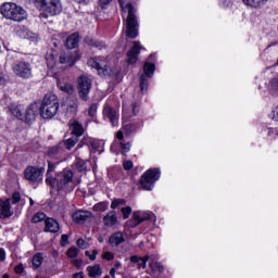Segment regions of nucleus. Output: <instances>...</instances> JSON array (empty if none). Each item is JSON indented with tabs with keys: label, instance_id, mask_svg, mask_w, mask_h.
Returning <instances> with one entry per match:
<instances>
[{
	"label": "nucleus",
	"instance_id": "obj_21",
	"mask_svg": "<svg viewBox=\"0 0 278 278\" xmlns=\"http://www.w3.org/2000/svg\"><path fill=\"white\" fill-rule=\"evenodd\" d=\"M103 223L105 227H114L118 223V217L116 216V211H110L104 217Z\"/></svg>",
	"mask_w": 278,
	"mask_h": 278
},
{
	"label": "nucleus",
	"instance_id": "obj_36",
	"mask_svg": "<svg viewBox=\"0 0 278 278\" xmlns=\"http://www.w3.org/2000/svg\"><path fill=\"white\" fill-rule=\"evenodd\" d=\"M64 151V148L60 147V143L55 147H52L49 149L48 154L49 155H58L59 153H62Z\"/></svg>",
	"mask_w": 278,
	"mask_h": 278
},
{
	"label": "nucleus",
	"instance_id": "obj_33",
	"mask_svg": "<svg viewBox=\"0 0 278 278\" xmlns=\"http://www.w3.org/2000/svg\"><path fill=\"white\" fill-rule=\"evenodd\" d=\"M46 60H47V64L49 66V68H54L55 66V54H53L52 52H48L46 55Z\"/></svg>",
	"mask_w": 278,
	"mask_h": 278
},
{
	"label": "nucleus",
	"instance_id": "obj_48",
	"mask_svg": "<svg viewBox=\"0 0 278 278\" xmlns=\"http://www.w3.org/2000/svg\"><path fill=\"white\" fill-rule=\"evenodd\" d=\"M112 3V0H99V5L102 8V10H105L109 4Z\"/></svg>",
	"mask_w": 278,
	"mask_h": 278
},
{
	"label": "nucleus",
	"instance_id": "obj_61",
	"mask_svg": "<svg viewBox=\"0 0 278 278\" xmlns=\"http://www.w3.org/2000/svg\"><path fill=\"white\" fill-rule=\"evenodd\" d=\"M116 138H117V140H123V138H124L123 130H118V131H117Z\"/></svg>",
	"mask_w": 278,
	"mask_h": 278
},
{
	"label": "nucleus",
	"instance_id": "obj_12",
	"mask_svg": "<svg viewBox=\"0 0 278 278\" xmlns=\"http://www.w3.org/2000/svg\"><path fill=\"white\" fill-rule=\"evenodd\" d=\"M88 66H91V68H97L99 75H102L103 77H110L112 73L105 68L104 64L99 62L98 58H91L88 60Z\"/></svg>",
	"mask_w": 278,
	"mask_h": 278
},
{
	"label": "nucleus",
	"instance_id": "obj_6",
	"mask_svg": "<svg viewBox=\"0 0 278 278\" xmlns=\"http://www.w3.org/2000/svg\"><path fill=\"white\" fill-rule=\"evenodd\" d=\"M155 74V63H151L146 61L143 64V73L140 75L139 78V88L142 94L149 90V79L153 78Z\"/></svg>",
	"mask_w": 278,
	"mask_h": 278
},
{
	"label": "nucleus",
	"instance_id": "obj_62",
	"mask_svg": "<svg viewBox=\"0 0 278 278\" xmlns=\"http://www.w3.org/2000/svg\"><path fill=\"white\" fill-rule=\"evenodd\" d=\"M5 84V75L3 73H0V86H3Z\"/></svg>",
	"mask_w": 278,
	"mask_h": 278
},
{
	"label": "nucleus",
	"instance_id": "obj_19",
	"mask_svg": "<svg viewBox=\"0 0 278 278\" xmlns=\"http://www.w3.org/2000/svg\"><path fill=\"white\" fill-rule=\"evenodd\" d=\"M60 64H67L68 66H74L77 62V58L72 55L71 52H63L59 58Z\"/></svg>",
	"mask_w": 278,
	"mask_h": 278
},
{
	"label": "nucleus",
	"instance_id": "obj_59",
	"mask_svg": "<svg viewBox=\"0 0 278 278\" xmlns=\"http://www.w3.org/2000/svg\"><path fill=\"white\" fill-rule=\"evenodd\" d=\"M72 278H86V277L84 276V273L80 271V273L74 274V275L72 276Z\"/></svg>",
	"mask_w": 278,
	"mask_h": 278
},
{
	"label": "nucleus",
	"instance_id": "obj_13",
	"mask_svg": "<svg viewBox=\"0 0 278 278\" xmlns=\"http://www.w3.org/2000/svg\"><path fill=\"white\" fill-rule=\"evenodd\" d=\"M134 216V222L131 224V227H138V225H140V223H144V220H151V218H153V214L151 213H147L144 211H136L132 214Z\"/></svg>",
	"mask_w": 278,
	"mask_h": 278
},
{
	"label": "nucleus",
	"instance_id": "obj_3",
	"mask_svg": "<svg viewBox=\"0 0 278 278\" xmlns=\"http://www.w3.org/2000/svg\"><path fill=\"white\" fill-rule=\"evenodd\" d=\"M35 7L41 12L40 18H49V16H58L62 13L60 0H35Z\"/></svg>",
	"mask_w": 278,
	"mask_h": 278
},
{
	"label": "nucleus",
	"instance_id": "obj_10",
	"mask_svg": "<svg viewBox=\"0 0 278 278\" xmlns=\"http://www.w3.org/2000/svg\"><path fill=\"white\" fill-rule=\"evenodd\" d=\"M13 72L22 79H29L31 77V65L27 62H17L13 66Z\"/></svg>",
	"mask_w": 278,
	"mask_h": 278
},
{
	"label": "nucleus",
	"instance_id": "obj_32",
	"mask_svg": "<svg viewBox=\"0 0 278 278\" xmlns=\"http://www.w3.org/2000/svg\"><path fill=\"white\" fill-rule=\"evenodd\" d=\"M123 131L129 136V134H136L138 131V125L137 124H126L123 126Z\"/></svg>",
	"mask_w": 278,
	"mask_h": 278
},
{
	"label": "nucleus",
	"instance_id": "obj_38",
	"mask_svg": "<svg viewBox=\"0 0 278 278\" xmlns=\"http://www.w3.org/2000/svg\"><path fill=\"white\" fill-rule=\"evenodd\" d=\"M264 0H243L245 5H250V8H260V3Z\"/></svg>",
	"mask_w": 278,
	"mask_h": 278
},
{
	"label": "nucleus",
	"instance_id": "obj_4",
	"mask_svg": "<svg viewBox=\"0 0 278 278\" xmlns=\"http://www.w3.org/2000/svg\"><path fill=\"white\" fill-rule=\"evenodd\" d=\"M0 12L4 18L21 23L27 18V11L14 2H5L1 5Z\"/></svg>",
	"mask_w": 278,
	"mask_h": 278
},
{
	"label": "nucleus",
	"instance_id": "obj_57",
	"mask_svg": "<svg viewBox=\"0 0 278 278\" xmlns=\"http://www.w3.org/2000/svg\"><path fill=\"white\" fill-rule=\"evenodd\" d=\"M91 141L92 139L90 137H84L81 139V144H90Z\"/></svg>",
	"mask_w": 278,
	"mask_h": 278
},
{
	"label": "nucleus",
	"instance_id": "obj_53",
	"mask_svg": "<svg viewBox=\"0 0 278 278\" xmlns=\"http://www.w3.org/2000/svg\"><path fill=\"white\" fill-rule=\"evenodd\" d=\"M89 144H90L91 149H93V151H97V149H99V142H97L92 139Z\"/></svg>",
	"mask_w": 278,
	"mask_h": 278
},
{
	"label": "nucleus",
	"instance_id": "obj_14",
	"mask_svg": "<svg viewBox=\"0 0 278 278\" xmlns=\"http://www.w3.org/2000/svg\"><path fill=\"white\" fill-rule=\"evenodd\" d=\"M103 114L105 118H109L113 127L116 125V123H118V112L110 104L104 105Z\"/></svg>",
	"mask_w": 278,
	"mask_h": 278
},
{
	"label": "nucleus",
	"instance_id": "obj_11",
	"mask_svg": "<svg viewBox=\"0 0 278 278\" xmlns=\"http://www.w3.org/2000/svg\"><path fill=\"white\" fill-rule=\"evenodd\" d=\"M38 112H40V106L38 105V102L30 103L27 106L22 121H24V123H26L27 125H30V123H34L36 121Z\"/></svg>",
	"mask_w": 278,
	"mask_h": 278
},
{
	"label": "nucleus",
	"instance_id": "obj_40",
	"mask_svg": "<svg viewBox=\"0 0 278 278\" xmlns=\"http://www.w3.org/2000/svg\"><path fill=\"white\" fill-rule=\"evenodd\" d=\"M76 168L79 170V173H84V170L87 168L86 162L84 160H78L76 163Z\"/></svg>",
	"mask_w": 278,
	"mask_h": 278
},
{
	"label": "nucleus",
	"instance_id": "obj_30",
	"mask_svg": "<svg viewBox=\"0 0 278 278\" xmlns=\"http://www.w3.org/2000/svg\"><path fill=\"white\" fill-rule=\"evenodd\" d=\"M58 87L60 88V90H62V92H66L67 94H73V92H75V88L70 83L58 81Z\"/></svg>",
	"mask_w": 278,
	"mask_h": 278
},
{
	"label": "nucleus",
	"instance_id": "obj_17",
	"mask_svg": "<svg viewBox=\"0 0 278 278\" xmlns=\"http://www.w3.org/2000/svg\"><path fill=\"white\" fill-rule=\"evenodd\" d=\"M14 214L12 212V206L10 205V200H0V218H10Z\"/></svg>",
	"mask_w": 278,
	"mask_h": 278
},
{
	"label": "nucleus",
	"instance_id": "obj_9",
	"mask_svg": "<svg viewBox=\"0 0 278 278\" xmlns=\"http://www.w3.org/2000/svg\"><path fill=\"white\" fill-rule=\"evenodd\" d=\"M92 88V80L88 76H80L78 78V94L83 101L88 100V94Z\"/></svg>",
	"mask_w": 278,
	"mask_h": 278
},
{
	"label": "nucleus",
	"instance_id": "obj_31",
	"mask_svg": "<svg viewBox=\"0 0 278 278\" xmlns=\"http://www.w3.org/2000/svg\"><path fill=\"white\" fill-rule=\"evenodd\" d=\"M10 112L15 118H18V121H23V111H21V106L18 105H11Z\"/></svg>",
	"mask_w": 278,
	"mask_h": 278
},
{
	"label": "nucleus",
	"instance_id": "obj_22",
	"mask_svg": "<svg viewBox=\"0 0 278 278\" xmlns=\"http://www.w3.org/2000/svg\"><path fill=\"white\" fill-rule=\"evenodd\" d=\"M66 47H67V49H76V47H79V34L78 33H74L67 37Z\"/></svg>",
	"mask_w": 278,
	"mask_h": 278
},
{
	"label": "nucleus",
	"instance_id": "obj_47",
	"mask_svg": "<svg viewBox=\"0 0 278 278\" xmlns=\"http://www.w3.org/2000/svg\"><path fill=\"white\" fill-rule=\"evenodd\" d=\"M102 257H103V260H106L108 262H112V260H114V254L112 252H104Z\"/></svg>",
	"mask_w": 278,
	"mask_h": 278
},
{
	"label": "nucleus",
	"instance_id": "obj_34",
	"mask_svg": "<svg viewBox=\"0 0 278 278\" xmlns=\"http://www.w3.org/2000/svg\"><path fill=\"white\" fill-rule=\"evenodd\" d=\"M110 203L108 202H100L93 205V212H105Z\"/></svg>",
	"mask_w": 278,
	"mask_h": 278
},
{
	"label": "nucleus",
	"instance_id": "obj_42",
	"mask_svg": "<svg viewBox=\"0 0 278 278\" xmlns=\"http://www.w3.org/2000/svg\"><path fill=\"white\" fill-rule=\"evenodd\" d=\"M121 212L124 218L127 219L131 215V206L122 207Z\"/></svg>",
	"mask_w": 278,
	"mask_h": 278
},
{
	"label": "nucleus",
	"instance_id": "obj_7",
	"mask_svg": "<svg viewBox=\"0 0 278 278\" xmlns=\"http://www.w3.org/2000/svg\"><path fill=\"white\" fill-rule=\"evenodd\" d=\"M157 179H160V170L157 168L148 169L140 178V186L143 190H153Z\"/></svg>",
	"mask_w": 278,
	"mask_h": 278
},
{
	"label": "nucleus",
	"instance_id": "obj_45",
	"mask_svg": "<svg viewBox=\"0 0 278 278\" xmlns=\"http://www.w3.org/2000/svg\"><path fill=\"white\" fill-rule=\"evenodd\" d=\"M11 201H12L13 205H16V203H18V201H21V193L20 192H14L12 194Z\"/></svg>",
	"mask_w": 278,
	"mask_h": 278
},
{
	"label": "nucleus",
	"instance_id": "obj_54",
	"mask_svg": "<svg viewBox=\"0 0 278 278\" xmlns=\"http://www.w3.org/2000/svg\"><path fill=\"white\" fill-rule=\"evenodd\" d=\"M273 121H278V106L273 110Z\"/></svg>",
	"mask_w": 278,
	"mask_h": 278
},
{
	"label": "nucleus",
	"instance_id": "obj_23",
	"mask_svg": "<svg viewBox=\"0 0 278 278\" xmlns=\"http://www.w3.org/2000/svg\"><path fill=\"white\" fill-rule=\"evenodd\" d=\"M78 142L79 138L73 136L72 138L61 141L60 147L66 149L67 151H71V149H73V147H75V144H77Z\"/></svg>",
	"mask_w": 278,
	"mask_h": 278
},
{
	"label": "nucleus",
	"instance_id": "obj_49",
	"mask_svg": "<svg viewBox=\"0 0 278 278\" xmlns=\"http://www.w3.org/2000/svg\"><path fill=\"white\" fill-rule=\"evenodd\" d=\"M124 168H125V170H131L134 168V162L125 161L124 162Z\"/></svg>",
	"mask_w": 278,
	"mask_h": 278
},
{
	"label": "nucleus",
	"instance_id": "obj_20",
	"mask_svg": "<svg viewBox=\"0 0 278 278\" xmlns=\"http://www.w3.org/2000/svg\"><path fill=\"white\" fill-rule=\"evenodd\" d=\"M45 223H46V227L43 231L50 232V233H58V231H60V224H58L55 219L48 218L45 220Z\"/></svg>",
	"mask_w": 278,
	"mask_h": 278
},
{
	"label": "nucleus",
	"instance_id": "obj_1",
	"mask_svg": "<svg viewBox=\"0 0 278 278\" xmlns=\"http://www.w3.org/2000/svg\"><path fill=\"white\" fill-rule=\"evenodd\" d=\"M73 170L63 169L55 178L47 177L46 184L50 188H58L59 191L73 192L75 190V180H73Z\"/></svg>",
	"mask_w": 278,
	"mask_h": 278
},
{
	"label": "nucleus",
	"instance_id": "obj_43",
	"mask_svg": "<svg viewBox=\"0 0 278 278\" xmlns=\"http://www.w3.org/2000/svg\"><path fill=\"white\" fill-rule=\"evenodd\" d=\"M78 254H79V250H77V248H70L67 250L68 257H77Z\"/></svg>",
	"mask_w": 278,
	"mask_h": 278
},
{
	"label": "nucleus",
	"instance_id": "obj_46",
	"mask_svg": "<svg viewBox=\"0 0 278 278\" xmlns=\"http://www.w3.org/2000/svg\"><path fill=\"white\" fill-rule=\"evenodd\" d=\"M53 170H55V163L48 162L47 177H51L49 175H51V173H53Z\"/></svg>",
	"mask_w": 278,
	"mask_h": 278
},
{
	"label": "nucleus",
	"instance_id": "obj_55",
	"mask_svg": "<svg viewBox=\"0 0 278 278\" xmlns=\"http://www.w3.org/2000/svg\"><path fill=\"white\" fill-rule=\"evenodd\" d=\"M0 262H5V250L0 248Z\"/></svg>",
	"mask_w": 278,
	"mask_h": 278
},
{
	"label": "nucleus",
	"instance_id": "obj_29",
	"mask_svg": "<svg viewBox=\"0 0 278 278\" xmlns=\"http://www.w3.org/2000/svg\"><path fill=\"white\" fill-rule=\"evenodd\" d=\"M150 267L154 277H160L164 273V265L159 262L151 263Z\"/></svg>",
	"mask_w": 278,
	"mask_h": 278
},
{
	"label": "nucleus",
	"instance_id": "obj_26",
	"mask_svg": "<svg viewBox=\"0 0 278 278\" xmlns=\"http://www.w3.org/2000/svg\"><path fill=\"white\" fill-rule=\"evenodd\" d=\"M87 273L91 278H98V277H101V275H103V270H101V265L99 264L93 266H88Z\"/></svg>",
	"mask_w": 278,
	"mask_h": 278
},
{
	"label": "nucleus",
	"instance_id": "obj_50",
	"mask_svg": "<svg viewBox=\"0 0 278 278\" xmlns=\"http://www.w3.org/2000/svg\"><path fill=\"white\" fill-rule=\"evenodd\" d=\"M89 116H94L97 114V104H91L88 111Z\"/></svg>",
	"mask_w": 278,
	"mask_h": 278
},
{
	"label": "nucleus",
	"instance_id": "obj_63",
	"mask_svg": "<svg viewBox=\"0 0 278 278\" xmlns=\"http://www.w3.org/2000/svg\"><path fill=\"white\" fill-rule=\"evenodd\" d=\"M83 264H84V262L81 260L74 261V265H76L77 268H79Z\"/></svg>",
	"mask_w": 278,
	"mask_h": 278
},
{
	"label": "nucleus",
	"instance_id": "obj_51",
	"mask_svg": "<svg viewBox=\"0 0 278 278\" xmlns=\"http://www.w3.org/2000/svg\"><path fill=\"white\" fill-rule=\"evenodd\" d=\"M66 244H68V235H62L61 247H66Z\"/></svg>",
	"mask_w": 278,
	"mask_h": 278
},
{
	"label": "nucleus",
	"instance_id": "obj_15",
	"mask_svg": "<svg viewBox=\"0 0 278 278\" xmlns=\"http://www.w3.org/2000/svg\"><path fill=\"white\" fill-rule=\"evenodd\" d=\"M138 55H140V42L135 41L132 48L127 52V62L129 64H136L138 62Z\"/></svg>",
	"mask_w": 278,
	"mask_h": 278
},
{
	"label": "nucleus",
	"instance_id": "obj_58",
	"mask_svg": "<svg viewBox=\"0 0 278 278\" xmlns=\"http://www.w3.org/2000/svg\"><path fill=\"white\" fill-rule=\"evenodd\" d=\"M86 244V241H84L83 238H79L77 240V247H79V249H84V245Z\"/></svg>",
	"mask_w": 278,
	"mask_h": 278
},
{
	"label": "nucleus",
	"instance_id": "obj_60",
	"mask_svg": "<svg viewBox=\"0 0 278 278\" xmlns=\"http://www.w3.org/2000/svg\"><path fill=\"white\" fill-rule=\"evenodd\" d=\"M15 273H17V275H21V273H23V265H17L15 267Z\"/></svg>",
	"mask_w": 278,
	"mask_h": 278
},
{
	"label": "nucleus",
	"instance_id": "obj_56",
	"mask_svg": "<svg viewBox=\"0 0 278 278\" xmlns=\"http://www.w3.org/2000/svg\"><path fill=\"white\" fill-rule=\"evenodd\" d=\"M70 112L72 113L77 112V103H75V101H73V103L70 104Z\"/></svg>",
	"mask_w": 278,
	"mask_h": 278
},
{
	"label": "nucleus",
	"instance_id": "obj_25",
	"mask_svg": "<svg viewBox=\"0 0 278 278\" xmlns=\"http://www.w3.org/2000/svg\"><path fill=\"white\" fill-rule=\"evenodd\" d=\"M136 108H138V104H136V103L131 104V109L124 106L123 118L126 121H129V118H131V116H136V114H138V111H136Z\"/></svg>",
	"mask_w": 278,
	"mask_h": 278
},
{
	"label": "nucleus",
	"instance_id": "obj_64",
	"mask_svg": "<svg viewBox=\"0 0 278 278\" xmlns=\"http://www.w3.org/2000/svg\"><path fill=\"white\" fill-rule=\"evenodd\" d=\"M110 275H111V277L114 278V276L116 275V269L115 268H111Z\"/></svg>",
	"mask_w": 278,
	"mask_h": 278
},
{
	"label": "nucleus",
	"instance_id": "obj_18",
	"mask_svg": "<svg viewBox=\"0 0 278 278\" xmlns=\"http://www.w3.org/2000/svg\"><path fill=\"white\" fill-rule=\"evenodd\" d=\"M123 242H125V237L123 236V232H121V231L114 232L109 238V244L115 249L121 247V244H123Z\"/></svg>",
	"mask_w": 278,
	"mask_h": 278
},
{
	"label": "nucleus",
	"instance_id": "obj_52",
	"mask_svg": "<svg viewBox=\"0 0 278 278\" xmlns=\"http://www.w3.org/2000/svg\"><path fill=\"white\" fill-rule=\"evenodd\" d=\"M271 88L278 91V78H274L271 81Z\"/></svg>",
	"mask_w": 278,
	"mask_h": 278
},
{
	"label": "nucleus",
	"instance_id": "obj_24",
	"mask_svg": "<svg viewBox=\"0 0 278 278\" xmlns=\"http://www.w3.org/2000/svg\"><path fill=\"white\" fill-rule=\"evenodd\" d=\"M72 128V134H74V138H79L80 136H84V126L79 124V122L74 121L70 124Z\"/></svg>",
	"mask_w": 278,
	"mask_h": 278
},
{
	"label": "nucleus",
	"instance_id": "obj_28",
	"mask_svg": "<svg viewBox=\"0 0 278 278\" xmlns=\"http://www.w3.org/2000/svg\"><path fill=\"white\" fill-rule=\"evenodd\" d=\"M85 42L89 47H96V49H105V43L103 41H98L92 37H86Z\"/></svg>",
	"mask_w": 278,
	"mask_h": 278
},
{
	"label": "nucleus",
	"instance_id": "obj_8",
	"mask_svg": "<svg viewBox=\"0 0 278 278\" xmlns=\"http://www.w3.org/2000/svg\"><path fill=\"white\" fill-rule=\"evenodd\" d=\"M42 175H45V167L28 166L24 170L25 179L33 184H40L42 181Z\"/></svg>",
	"mask_w": 278,
	"mask_h": 278
},
{
	"label": "nucleus",
	"instance_id": "obj_16",
	"mask_svg": "<svg viewBox=\"0 0 278 278\" xmlns=\"http://www.w3.org/2000/svg\"><path fill=\"white\" fill-rule=\"evenodd\" d=\"M72 218L74 223L77 225H84L87 220V218H92V213L88 211H76L73 215Z\"/></svg>",
	"mask_w": 278,
	"mask_h": 278
},
{
	"label": "nucleus",
	"instance_id": "obj_27",
	"mask_svg": "<svg viewBox=\"0 0 278 278\" xmlns=\"http://www.w3.org/2000/svg\"><path fill=\"white\" fill-rule=\"evenodd\" d=\"M130 262L137 264L138 268H147V262H149V256L140 257L138 255L130 256Z\"/></svg>",
	"mask_w": 278,
	"mask_h": 278
},
{
	"label": "nucleus",
	"instance_id": "obj_37",
	"mask_svg": "<svg viewBox=\"0 0 278 278\" xmlns=\"http://www.w3.org/2000/svg\"><path fill=\"white\" fill-rule=\"evenodd\" d=\"M47 218V215L45 213H37L33 216L31 223H42Z\"/></svg>",
	"mask_w": 278,
	"mask_h": 278
},
{
	"label": "nucleus",
	"instance_id": "obj_39",
	"mask_svg": "<svg viewBox=\"0 0 278 278\" xmlns=\"http://www.w3.org/2000/svg\"><path fill=\"white\" fill-rule=\"evenodd\" d=\"M119 144H121L123 155H127V153H129V151H131V143L130 142H128V143L121 142Z\"/></svg>",
	"mask_w": 278,
	"mask_h": 278
},
{
	"label": "nucleus",
	"instance_id": "obj_44",
	"mask_svg": "<svg viewBox=\"0 0 278 278\" xmlns=\"http://www.w3.org/2000/svg\"><path fill=\"white\" fill-rule=\"evenodd\" d=\"M98 251L97 250H93L92 254H90V251H86L85 252V255L87 257H89V260H91V262H94V260H97V255H98Z\"/></svg>",
	"mask_w": 278,
	"mask_h": 278
},
{
	"label": "nucleus",
	"instance_id": "obj_5",
	"mask_svg": "<svg viewBox=\"0 0 278 278\" xmlns=\"http://www.w3.org/2000/svg\"><path fill=\"white\" fill-rule=\"evenodd\" d=\"M128 16L126 18V36L128 38L138 37V17H136V9L134 4L127 3Z\"/></svg>",
	"mask_w": 278,
	"mask_h": 278
},
{
	"label": "nucleus",
	"instance_id": "obj_2",
	"mask_svg": "<svg viewBox=\"0 0 278 278\" xmlns=\"http://www.w3.org/2000/svg\"><path fill=\"white\" fill-rule=\"evenodd\" d=\"M58 110H60V100L58 99V96L53 93L46 94L39 106L41 118H53V116L58 114Z\"/></svg>",
	"mask_w": 278,
	"mask_h": 278
},
{
	"label": "nucleus",
	"instance_id": "obj_35",
	"mask_svg": "<svg viewBox=\"0 0 278 278\" xmlns=\"http://www.w3.org/2000/svg\"><path fill=\"white\" fill-rule=\"evenodd\" d=\"M42 254H36L34 257H33V266L34 268H40V266H42Z\"/></svg>",
	"mask_w": 278,
	"mask_h": 278
},
{
	"label": "nucleus",
	"instance_id": "obj_41",
	"mask_svg": "<svg viewBox=\"0 0 278 278\" xmlns=\"http://www.w3.org/2000/svg\"><path fill=\"white\" fill-rule=\"evenodd\" d=\"M118 205H125V200L124 199L113 200V202L111 203V208L116 210V207H118Z\"/></svg>",
	"mask_w": 278,
	"mask_h": 278
}]
</instances>
